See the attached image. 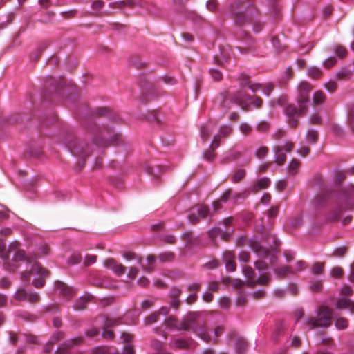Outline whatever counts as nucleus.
<instances>
[{
    "label": "nucleus",
    "mask_w": 354,
    "mask_h": 354,
    "mask_svg": "<svg viewBox=\"0 0 354 354\" xmlns=\"http://www.w3.org/2000/svg\"><path fill=\"white\" fill-rule=\"evenodd\" d=\"M229 13L236 26L242 27L250 24L254 33L261 32L265 26L257 8L253 3L248 1L234 0L229 6Z\"/></svg>",
    "instance_id": "f257e3e1"
},
{
    "label": "nucleus",
    "mask_w": 354,
    "mask_h": 354,
    "mask_svg": "<svg viewBox=\"0 0 354 354\" xmlns=\"http://www.w3.org/2000/svg\"><path fill=\"white\" fill-rule=\"evenodd\" d=\"M216 103L225 111L229 110L233 104H236L242 110L248 111L251 110L252 106L256 109L261 108L263 100L259 96H251L241 91L234 93L225 91L216 98Z\"/></svg>",
    "instance_id": "f03ea898"
},
{
    "label": "nucleus",
    "mask_w": 354,
    "mask_h": 354,
    "mask_svg": "<svg viewBox=\"0 0 354 354\" xmlns=\"http://www.w3.org/2000/svg\"><path fill=\"white\" fill-rule=\"evenodd\" d=\"M311 89L312 86L308 82H301L298 86L297 106L293 104L285 106L284 112L292 127H297L299 122L298 118L307 113L308 95Z\"/></svg>",
    "instance_id": "7ed1b4c3"
},
{
    "label": "nucleus",
    "mask_w": 354,
    "mask_h": 354,
    "mask_svg": "<svg viewBox=\"0 0 354 354\" xmlns=\"http://www.w3.org/2000/svg\"><path fill=\"white\" fill-rule=\"evenodd\" d=\"M88 131L92 135L93 142L98 147H106L109 145H115L119 143L121 135L115 133L112 129H100L95 123L89 124Z\"/></svg>",
    "instance_id": "20e7f679"
},
{
    "label": "nucleus",
    "mask_w": 354,
    "mask_h": 354,
    "mask_svg": "<svg viewBox=\"0 0 354 354\" xmlns=\"http://www.w3.org/2000/svg\"><path fill=\"white\" fill-rule=\"evenodd\" d=\"M254 266L257 270L261 272L257 278L254 270L251 267L243 266V273L248 279L246 283L247 286L253 288L256 285H267L271 279L270 274L267 272L268 268V264L263 261H257L254 263Z\"/></svg>",
    "instance_id": "39448f33"
},
{
    "label": "nucleus",
    "mask_w": 354,
    "mask_h": 354,
    "mask_svg": "<svg viewBox=\"0 0 354 354\" xmlns=\"http://www.w3.org/2000/svg\"><path fill=\"white\" fill-rule=\"evenodd\" d=\"M317 318L307 317L305 319V325L309 330L317 327H328L331 325L333 310L327 306H320L316 310Z\"/></svg>",
    "instance_id": "423d86ee"
},
{
    "label": "nucleus",
    "mask_w": 354,
    "mask_h": 354,
    "mask_svg": "<svg viewBox=\"0 0 354 354\" xmlns=\"http://www.w3.org/2000/svg\"><path fill=\"white\" fill-rule=\"evenodd\" d=\"M19 245L20 243L19 242H13L9 245L8 250H6V244L3 242H0V257L4 261L8 260L10 252L15 251L12 259L13 261H26L32 265L35 262H37L35 260L36 257H28L24 250H19Z\"/></svg>",
    "instance_id": "0eeeda50"
},
{
    "label": "nucleus",
    "mask_w": 354,
    "mask_h": 354,
    "mask_svg": "<svg viewBox=\"0 0 354 354\" xmlns=\"http://www.w3.org/2000/svg\"><path fill=\"white\" fill-rule=\"evenodd\" d=\"M32 274L39 276V278L33 279L32 285L37 288H42L45 285L46 278L49 277V271L44 269L39 262H35L30 271L22 273L21 279L24 281H29Z\"/></svg>",
    "instance_id": "6e6552de"
},
{
    "label": "nucleus",
    "mask_w": 354,
    "mask_h": 354,
    "mask_svg": "<svg viewBox=\"0 0 354 354\" xmlns=\"http://www.w3.org/2000/svg\"><path fill=\"white\" fill-rule=\"evenodd\" d=\"M111 8H122L127 6L130 8H133L135 6H140L146 8L149 13L153 15L158 14V9L153 3L147 5V3L142 0H123L109 3Z\"/></svg>",
    "instance_id": "1a4fd4ad"
},
{
    "label": "nucleus",
    "mask_w": 354,
    "mask_h": 354,
    "mask_svg": "<svg viewBox=\"0 0 354 354\" xmlns=\"http://www.w3.org/2000/svg\"><path fill=\"white\" fill-rule=\"evenodd\" d=\"M97 322L102 327V337L107 340L113 339L115 336L113 331L111 328L122 323L120 318H110L107 316L100 317Z\"/></svg>",
    "instance_id": "9d476101"
},
{
    "label": "nucleus",
    "mask_w": 354,
    "mask_h": 354,
    "mask_svg": "<svg viewBox=\"0 0 354 354\" xmlns=\"http://www.w3.org/2000/svg\"><path fill=\"white\" fill-rule=\"evenodd\" d=\"M353 293V290L348 286H344L341 289V297L338 298L335 302L337 309L342 310L348 308L351 313H354V301L346 297Z\"/></svg>",
    "instance_id": "9b49d317"
},
{
    "label": "nucleus",
    "mask_w": 354,
    "mask_h": 354,
    "mask_svg": "<svg viewBox=\"0 0 354 354\" xmlns=\"http://www.w3.org/2000/svg\"><path fill=\"white\" fill-rule=\"evenodd\" d=\"M193 332L196 333L201 339L205 341V342H213L214 343L217 342V338L220 337L224 331V329L222 326H216L214 331V337L212 338L209 334L207 330L205 327H201L199 328H193Z\"/></svg>",
    "instance_id": "f8f14e48"
},
{
    "label": "nucleus",
    "mask_w": 354,
    "mask_h": 354,
    "mask_svg": "<svg viewBox=\"0 0 354 354\" xmlns=\"http://www.w3.org/2000/svg\"><path fill=\"white\" fill-rule=\"evenodd\" d=\"M14 297L17 301H27L30 303H38L40 300L39 294L31 290H26L24 288H20L16 291Z\"/></svg>",
    "instance_id": "ddd939ff"
},
{
    "label": "nucleus",
    "mask_w": 354,
    "mask_h": 354,
    "mask_svg": "<svg viewBox=\"0 0 354 354\" xmlns=\"http://www.w3.org/2000/svg\"><path fill=\"white\" fill-rule=\"evenodd\" d=\"M233 132V128L231 124H222L218 132L215 135L212 141L213 149H217L220 146L221 139L229 137Z\"/></svg>",
    "instance_id": "4468645a"
},
{
    "label": "nucleus",
    "mask_w": 354,
    "mask_h": 354,
    "mask_svg": "<svg viewBox=\"0 0 354 354\" xmlns=\"http://www.w3.org/2000/svg\"><path fill=\"white\" fill-rule=\"evenodd\" d=\"M249 245L251 249L260 257H268L270 255H271L270 263H273V262L275 261V257L273 254V251L270 252L268 249L262 247L256 241L250 240L249 241Z\"/></svg>",
    "instance_id": "2eb2a0df"
},
{
    "label": "nucleus",
    "mask_w": 354,
    "mask_h": 354,
    "mask_svg": "<svg viewBox=\"0 0 354 354\" xmlns=\"http://www.w3.org/2000/svg\"><path fill=\"white\" fill-rule=\"evenodd\" d=\"M354 207V201L347 202L345 205L338 204L333 209L329 216L331 221H337L339 219L343 212L346 209H352Z\"/></svg>",
    "instance_id": "dca6fc26"
},
{
    "label": "nucleus",
    "mask_w": 354,
    "mask_h": 354,
    "mask_svg": "<svg viewBox=\"0 0 354 354\" xmlns=\"http://www.w3.org/2000/svg\"><path fill=\"white\" fill-rule=\"evenodd\" d=\"M122 343L124 344L122 349V354H135L134 346L132 344L133 335L132 334L123 332L121 335Z\"/></svg>",
    "instance_id": "f3484780"
},
{
    "label": "nucleus",
    "mask_w": 354,
    "mask_h": 354,
    "mask_svg": "<svg viewBox=\"0 0 354 354\" xmlns=\"http://www.w3.org/2000/svg\"><path fill=\"white\" fill-rule=\"evenodd\" d=\"M104 265L107 268L111 269L118 277L122 275L126 270L125 266L121 263H118L115 259L111 258L106 259Z\"/></svg>",
    "instance_id": "a211bd4d"
},
{
    "label": "nucleus",
    "mask_w": 354,
    "mask_h": 354,
    "mask_svg": "<svg viewBox=\"0 0 354 354\" xmlns=\"http://www.w3.org/2000/svg\"><path fill=\"white\" fill-rule=\"evenodd\" d=\"M239 80H240V87L244 88L248 86L252 92L255 93L259 90H262L263 84L261 83H252L249 80V77L246 75L242 74L239 76Z\"/></svg>",
    "instance_id": "6ab92c4d"
},
{
    "label": "nucleus",
    "mask_w": 354,
    "mask_h": 354,
    "mask_svg": "<svg viewBox=\"0 0 354 354\" xmlns=\"http://www.w3.org/2000/svg\"><path fill=\"white\" fill-rule=\"evenodd\" d=\"M55 288L58 291L60 295L66 297V299H69L73 296V289L62 281H55Z\"/></svg>",
    "instance_id": "aec40b11"
},
{
    "label": "nucleus",
    "mask_w": 354,
    "mask_h": 354,
    "mask_svg": "<svg viewBox=\"0 0 354 354\" xmlns=\"http://www.w3.org/2000/svg\"><path fill=\"white\" fill-rule=\"evenodd\" d=\"M232 232L233 230H232L230 232H223L219 227H213L208 232V236L212 240L213 242L215 241L214 239L218 236H220L222 239L227 241Z\"/></svg>",
    "instance_id": "412c9836"
},
{
    "label": "nucleus",
    "mask_w": 354,
    "mask_h": 354,
    "mask_svg": "<svg viewBox=\"0 0 354 354\" xmlns=\"http://www.w3.org/2000/svg\"><path fill=\"white\" fill-rule=\"evenodd\" d=\"M194 344V342L191 337L178 338L174 339L171 346L176 349H187L191 348Z\"/></svg>",
    "instance_id": "4be33fe9"
},
{
    "label": "nucleus",
    "mask_w": 354,
    "mask_h": 354,
    "mask_svg": "<svg viewBox=\"0 0 354 354\" xmlns=\"http://www.w3.org/2000/svg\"><path fill=\"white\" fill-rule=\"evenodd\" d=\"M83 340L82 337L71 339L64 342L56 351V354H69V349L73 344H78Z\"/></svg>",
    "instance_id": "5701e85b"
},
{
    "label": "nucleus",
    "mask_w": 354,
    "mask_h": 354,
    "mask_svg": "<svg viewBox=\"0 0 354 354\" xmlns=\"http://www.w3.org/2000/svg\"><path fill=\"white\" fill-rule=\"evenodd\" d=\"M270 184V180L267 177L258 179L252 186L250 187V192L257 193L258 191L267 188Z\"/></svg>",
    "instance_id": "b1692460"
},
{
    "label": "nucleus",
    "mask_w": 354,
    "mask_h": 354,
    "mask_svg": "<svg viewBox=\"0 0 354 354\" xmlns=\"http://www.w3.org/2000/svg\"><path fill=\"white\" fill-rule=\"evenodd\" d=\"M303 223V218L301 214H297V215L290 218L286 223V227L287 230L296 229L300 227Z\"/></svg>",
    "instance_id": "393cba45"
},
{
    "label": "nucleus",
    "mask_w": 354,
    "mask_h": 354,
    "mask_svg": "<svg viewBox=\"0 0 354 354\" xmlns=\"http://www.w3.org/2000/svg\"><path fill=\"white\" fill-rule=\"evenodd\" d=\"M93 299V296L88 293H86L81 297L75 304L74 308L76 310H83L86 308L88 301Z\"/></svg>",
    "instance_id": "a878e982"
},
{
    "label": "nucleus",
    "mask_w": 354,
    "mask_h": 354,
    "mask_svg": "<svg viewBox=\"0 0 354 354\" xmlns=\"http://www.w3.org/2000/svg\"><path fill=\"white\" fill-rule=\"evenodd\" d=\"M274 151V160L277 165H283L286 160V155L283 152L282 148L280 147H275Z\"/></svg>",
    "instance_id": "bb28decb"
},
{
    "label": "nucleus",
    "mask_w": 354,
    "mask_h": 354,
    "mask_svg": "<svg viewBox=\"0 0 354 354\" xmlns=\"http://www.w3.org/2000/svg\"><path fill=\"white\" fill-rule=\"evenodd\" d=\"M63 337V334L62 332H57L55 333L52 337V339L48 342V343L44 347V352L45 353H49L50 352L53 348V345L55 342L59 341Z\"/></svg>",
    "instance_id": "cd10ccee"
},
{
    "label": "nucleus",
    "mask_w": 354,
    "mask_h": 354,
    "mask_svg": "<svg viewBox=\"0 0 354 354\" xmlns=\"http://www.w3.org/2000/svg\"><path fill=\"white\" fill-rule=\"evenodd\" d=\"M260 46H253V45H251V46H239L237 47L238 50H239V52L242 54H248V53H251L253 55H256V56H258L259 55V53L257 52V48L259 47Z\"/></svg>",
    "instance_id": "c85d7f7f"
},
{
    "label": "nucleus",
    "mask_w": 354,
    "mask_h": 354,
    "mask_svg": "<svg viewBox=\"0 0 354 354\" xmlns=\"http://www.w3.org/2000/svg\"><path fill=\"white\" fill-rule=\"evenodd\" d=\"M248 348V343L243 337H237L235 343V350L238 353H242L246 351Z\"/></svg>",
    "instance_id": "c756f323"
},
{
    "label": "nucleus",
    "mask_w": 354,
    "mask_h": 354,
    "mask_svg": "<svg viewBox=\"0 0 354 354\" xmlns=\"http://www.w3.org/2000/svg\"><path fill=\"white\" fill-rule=\"evenodd\" d=\"M300 162L297 159H292L288 164L287 169L289 175H295L299 171Z\"/></svg>",
    "instance_id": "7c9ffc66"
},
{
    "label": "nucleus",
    "mask_w": 354,
    "mask_h": 354,
    "mask_svg": "<svg viewBox=\"0 0 354 354\" xmlns=\"http://www.w3.org/2000/svg\"><path fill=\"white\" fill-rule=\"evenodd\" d=\"M241 157V153L235 149H232L228 151L225 157V160L226 162L236 160L237 159L240 158Z\"/></svg>",
    "instance_id": "2f4dec72"
},
{
    "label": "nucleus",
    "mask_w": 354,
    "mask_h": 354,
    "mask_svg": "<svg viewBox=\"0 0 354 354\" xmlns=\"http://www.w3.org/2000/svg\"><path fill=\"white\" fill-rule=\"evenodd\" d=\"M274 273L279 278H283L288 274H292L294 272L289 266H281L274 270Z\"/></svg>",
    "instance_id": "473e14b6"
},
{
    "label": "nucleus",
    "mask_w": 354,
    "mask_h": 354,
    "mask_svg": "<svg viewBox=\"0 0 354 354\" xmlns=\"http://www.w3.org/2000/svg\"><path fill=\"white\" fill-rule=\"evenodd\" d=\"M245 175L246 171L245 169H237L231 176V181L233 183H238L245 177Z\"/></svg>",
    "instance_id": "72a5a7b5"
},
{
    "label": "nucleus",
    "mask_w": 354,
    "mask_h": 354,
    "mask_svg": "<svg viewBox=\"0 0 354 354\" xmlns=\"http://www.w3.org/2000/svg\"><path fill=\"white\" fill-rule=\"evenodd\" d=\"M326 95L322 91L315 92L313 97V103L314 105H319L325 101Z\"/></svg>",
    "instance_id": "f704fd0d"
},
{
    "label": "nucleus",
    "mask_w": 354,
    "mask_h": 354,
    "mask_svg": "<svg viewBox=\"0 0 354 354\" xmlns=\"http://www.w3.org/2000/svg\"><path fill=\"white\" fill-rule=\"evenodd\" d=\"M306 138L307 142L310 144L316 142L318 139L317 131L314 129L308 130L306 133Z\"/></svg>",
    "instance_id": "c9c22d12"
},
{
    "label": "nucleus",
    "mask_w": 354,
    "mask_h": 354,
    "mask_svg": "<svg viewBox=\"0 0 354 354\" xmlns=\"http://www.w3.org/2000/svg\"><path fill=\"white\" fill-rule=\"evenodd\" d=\"M322 71L315 66H312L308 70V75L310 77L313 79H318L322 76Z\"/></svg>",
    "instance_id": "e433bc0d"
},
{
    "label": "nucleus",
    "mask_w": 354,
    "mask_h": 354,
    "mask_svg": "<svg viewBox=\"0 0 354 354\" xmlns=\"http://www.w3.org/2000/svg\"><path fill=\"white\" fill-rule=\"evenodd\" d=\"M352 71L348 68H342L336 75L339 80H346L351 77Z\"/></svg>",
    "instance_id": "4c0bfd02"
},
{
    "label": "nucleus",
    "mask_w": 354,
    "mask_h": 354,
    "mask_svg": "<svg viewBox=\"0 0 354 354\" xmlns=\"http://www.w3.org/2000/svg\"><path fill=\"white\" fill-rule=\"evenodd\" d=\"M165 325L168 329H176L178 326L177 319L173 316H170L165 320Z\"/></svg>",
    "instance_id": "58836bf2"
},
{
    "label": "nucleus",
    "mask_w": 354,
    "mask_h": 354,
    "mask_svg": "<svg viewBox=\"0 0 354 354\" xmlns=\"http://www.w3.org/2000/svg\"><path fill=\"white\" fill-rule=\"evenodd\" d=\"M310 290L312 292H319L322 289V283L319 280H313L310 282Z\"/></svg>",
    "instance_id": "ea45409f"
},
{
    "label": "nucleus",
    "mask_w": 354,
    "mask_h": 354,
    "mask_svg": "<svg viewBox=\"0 0 354 354\" xmlns=\"http://www.w3.org/2000/svg\"><path fill=\"white\" fill-rule=\"evenodd\" d=\"M335 326L338 330H343L348 327V321L347 319L344 317H339L337 319Z\"/></svg>",
    "instance_id": "a19ab883"
},
{
    "label": "nucleus",
    "mask_w": 354,
    "mask_h": 354,
    "mask_svg": "<svg viewBox=\"0 0 354 354\" xmlns=\"http://www.w3.org/2000/svg\"><path fill=\"white\" fill-rule=\"evenodd\" d=\"M212 132V129H211L209 124L203 126L200 130L201 136L205 140H207V138L211 135Z\"/></svg>",
    "instance_id": "79ce46f5"
},
{
    "label": "nucleus",
    "mask_w": 354,
    "mask_h": 354,
    "mask_svg": "<svg viewBox=\"0 0 354 354\" xmlns=\"http://www.w3.org/2000/svg\"><path fill=\"white\" fill-rule=\"evenodd\" d=\"M197 214L201 218H205L208 215L209 208L207 206L200 205L197 206Z\"/></svg>",
    "instance_id": "37998d69"
},
{
    "label": "nucleus",
    "mask_w": 354,
    "mask_h": 354,
    "mask_svg": "<svg viewBox=\"0 0 354 354\" xmlns=\"http://www.w3.org/2000/svg\"><path fill=\"white\" fill-rule=\"evenodd\" d=\"M328 198V196L326 194H322V195L318 196L315 200V202H314L315 206L316 207H322L326 203Z\"/></svg>",
    "instance_id": "c03bdc74"
},
{
    "label": "nucleus",
    "mask_w": 354,
    "mask_h": 354,
    "mask_svg": "<svg viewBox=\"0 0 354 354\" xmlns=\"http://www.w3.org/2000/svg\"><path fill=\"white\" fill-rule=\"evenodd\" d=\"M159 313L154 312L145 319L146 325H150L156 322L159 319Z\"/></svg>",
    "instance_id": "a18cd8bd"
},
{
    "label": "nucleus",
    "mask_w": 354,
    "mask_h": 354,
    "mask_svg": "<svg viewBox=\"0 0 354 354\" xmlns=\"http://www.w3.org/2000/svg\"><path fill=\"white\" fill-rule=\"evenodd\" d=\"M324 268V263L316 262L314 263L312 268V272L314 274H320L323 272Z\"/></svg>",
    "instance_id": "49530a36"
},
{
    "label": "nucleus",
    "mask_w": 354,
    "mask_h": 354,
    "mask_svg": "<svg viewBox=\"0 0 354 354\" xmlns=\"http://www.w3.org/2000/svg\"><path fill=\"white\" fill-rule=\"evenodd\" d=\"M174 258V254L171 252H163L158 256L159 260L162 262L170 261L173 260Z\"/></svg>",
    "instance_id": "de8ad7c7"
},
{
    "label": "nucleus",
    "mask_w": 354,
    "mask_h": 354,
    "mask_svg": "<svg viewBox=\"0 0 354 354\" xmlns=\"http://www.w3.org/2000/svg\"><path fill=\"white\" fill-rule=\"evenodd\" d=\"M269 149L266 147H261L258 148L255 152L256 156L261 159L264 158L268 153Z\"/></svg>",
    "instance_id": "09e8293b"
},
{
    "label": "nucleus",
    "mask_w": 354,
    "mask_h": 354,
    "mask_svg": "<svg viewBox=\"0 0 354 354\" xmlns=\"http://www.w3.org/2000/svg\"><path fill=\"white\" fill-rule=\"evenodd\" d=\"M239 130L242 133L248 135L252 132V128L249 124L241 122L239 125Z\"/></svg>",
    "instance_id": "8fccbe9b"
},
{
    "label": "nucleus",
    "mask_w": 354,
    "mask_h": 354,
    "mask_svg": "<svg viewBox=\"0 0 354 354\" xmlns=\"http://www.w3.org/2000/svg\"><path fill=\"white\" fill-rule=\"evenodd\" d=\"M216 149H213L212 148V145H210V149L209 150H207L206 151L203 156H204V158L209 162H212L214 160V158H215V153H214V150Z\"/></svg>",
    "instance_id": "3c124183"
},
{
    "label": "nucleus",
    "mask_w": 354,
    "mask_h": 354,
    "mask_svg": "<svg viewBox=\"0 0 354 354\" xmlns=\"http://www.w3.org/2000/svg\"><path fill=\"white\" fill-rule=\"evenodd\" d=\"M237 37L239 39H240L243 41L247 42V43L252 41V36L250 34V32H248L247 31H241L239 33V35L237 36Z\"/></svg>",
    "instance_id": "603ef678"
},
{
    "label": "nucleus",
    "mask_w": 354,
    "mask_h": 354,
    "mask_svg": "<svg viewBox=\"0 0 354 354\" xmlns=\"http://www.w3.org/2000/svg\"><path fill=\"white\" fill-rule=\"evenodd\" d=\"M183 239L185 240L187 245H192L194 243V240L192 233L191 232H186L183 234Z\"/></svg>",
    "instance_id": "864d4df0"
},
{
    "label": "nucleus",
    "mask_w": 354,
    "mask_h": 354,
    "mask_svg": "<svg viewBox=\"0 0 354 354\" xmlns=\"http://www.w3.org/2000/svg\"><path fill=\"white\" fill-rule=\"evenodd\" d=\"M209 73L212 77V79L215 81H220L223 78V75L221 72L217 69H210Z\"/></svg>",
    "instance_id": "5fc2aeb1"
},
{
    "label": "nucleus",
    "mask_w": 354,
    "mask_h": 354,
    "mask_svg": "<svg viewBox=\"0 0 354 354\" xmlns=\"http://www.w3.org/2000/svg\"><path fill=\"white\" fill-rule=\"evenodd\" d=\"M151 347L153 349V352H158L164 349V344L157 339H154L151 343Z\"/></svg>",
    "instance_id": "6e6d98bb"
},
{
    "label": "nucleus",
    "mask_w": 354,
    "mask_h": 354,
    "mask_svg": "<svg viewBox=\"0 0 354 354\" xmlns=\"http://www.w3.org/2000/svg\"><path fill=\"white\" fill-rule=\"evenodd\" d=\"M347 251V248L345 246L339 247L333 251V256L337 257H342Z\"/></svg>",
    "instance_id": "4d7b16f0"
},
{
    "label": "nucleus",
    "mask_w": 354,
    "mask_h": 354,
    "mask_svg": "<svg viewBox=\"0 0 354 354\" xmlns=\"http://www.w3.org/2000/svg\"><path fill=\"white\" fill-rule=\"evenodd\" d=\"M348 124L354 133V106H351L348 113Z\"/></svg>",
    "instance_id": "13d9d810"
},
{
    "label": "nucleus",
    "mask_w": 354,
    "mask_h": 354,
    "mask_svg": "<svg viewBox=\"0 0 354 354\" xmlns=\"http://www.w3.org/2000/svg\"><path fill=\"white\" fill-rule=\"evenodd\" d=\"M337 83L332 80H329L325 84L326 89L330 93H333L337 89Z\"/></svg>",
    "instance_id": "bf43d9fd"
},
{
    "label": "nucleus",
    "mask_w": 354,
    "mask_h": 354,
    "mask_svg": "<svg viewBox=\"0 0 354 354\" xmlns=\"http://www.w3.org/2000/svg\"><path fill=\"white\" fill-rule=\"evenodd\" d=\"M274 85L271 83L263 84L262 88L263 94L268 96L274 90Z\"/></svg>",
    "instance_id": "052dcab7"
},
{
    "label": "nucleus",
    "mask_w": 354,
    "mask_h": 354,
    "mask_svg": "<svg viewBox=\"0 0 354 354\" xmlns=\"http://www.w3.org/2000/svg\"><path fill=\"white\" fill-rule=\"evenodd\" d=\"M234 259H235V256H234V253H232L230 251H226L223 253V260L225 263L227 262L232 261L234 260Z\"/></svg>",
    "instance_id": "680f3d73"
},
{
    "label": "nucleus",
    "mask_w": 354,
    "mask_h": 354,
    "mask_svg": "<svg viewBox=\"0 0 354 354\" xmlns=\"http://www.w3.org/2000/svg\"><path fill=\"white\" fill-rule=\"evenodd\" d=\"M343 273V270L340 267H335L330 271L331 276L335 278L341 277Z\"/></svg>",
    "instance_id": "e2e57ef3"
},
{
    "label": "nucleus",
    "mask_w": 354,
    "mask_h": 354,
    "mask_svg": "<svg viewBox=\"0 0 354 354\" xmlns=\"http://www.w3.org/2000/svg\"><path fill=\"white\" fill-rule=\"evenodd\" d=\"M82 257L80 254H73L68 260V263L71 265H75L80 263Z\"/></svg>",
    "instance_id": "0e129e2a"
},
{
    "label": "nucleus",
    "mask_w": 354,
    "mask_h": 354,
    "mask_svg": "<svg viewBox=\"0 0 354 354\" xmlns=\"http://www.w3.org/2000/svg\"><path fill=\"white\" fill-rule=\"evenodd\" d=\"M207 8L212 12H214L218 7V2L216 0H209L206 3Z\"/></svg>",
    "instance_id": "69168bd1"
},
{
    "label": "nucleus",
    "mask_w": 354,
    "mask_h": 354,
    "mask_svg": "<svg viewBox=\"0 0 354 354\" xmlns=\"http://www.w3.org/2000/svg\"><path fill=\"white\" fill-rule=\"evenodd\" d=\"M336 55L339 57L342 58L346 56L347 53L346 49L344 46H337V48L335 49Z\"/></svg>",
    "instance_id": "338daca9"
},
{
    "label": "nucleus",
    "mask_w": 354,
    "mask_h": 354,
    "mask_svg": "<svg viewBox=\"0 0 354 354\" xmlns=\"http://www.w3.org/2000/svg\"><path fill=\"white\" fill-rule=\"evenodd\" d=\"M250 256L249 252L246 251H242L239 254V259L245 263H248L250 260Z\"/></svg>",
    "instance_id": "774afa93"
}]
</instances>
